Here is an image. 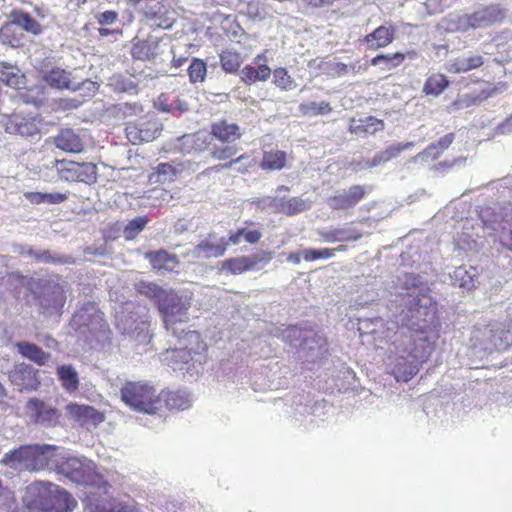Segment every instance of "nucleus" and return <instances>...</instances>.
Masks as SVG:
<instances>
[{"mask_svg":"<svg viewBox=\"0 0 512 512\" xmlns=\"http://www.w3.org/2000/svg\"><path fill=\"white\" fill-rule=\"evenodd\" d=\"M51 489V483L35 481L29 484L24 491L22 501L29 510L44 512Z\"/></svg>","mask_w":512,"mask_h":512,"instance_id":"a211bd4d","label":"nucleus"},{"mask_svg":"<svg viewBox=\"0 0 512 512\" xmlns=\"http://www.w3.org/2000/svg\"><path fill=\"white\" fill-rule=\"evenodd\" d=\"M406 55L401 52L379 54L371 59V65L377 66L383 64L382 70H392L401 66L405 61Z\"/></svg>","mask_w":512,"mask_h":512,"instance_id":"4c0bfd02","label":"nucleus"},{"mask_svg":"<svg viewBox=\"0 0 512 512\" xmlns=\"http://www.w3.org/2000/svg\"><path fill=\"white\" fill-rule=\"evenodd\" d=\"M467 272L459 268L456 270L455 275L453 276V279L455 281V284H458L459 287L466 288V289H472L474 287V276L473 275H461L466 274Z\"/></svg>","mask_w":512,"mask_h":512,"instance_id":"603ef678","label":"nucleus"},{"mask_svg":"<svg viewBox=\"0 0 512 512\" xmlns=\"http://www.w3.org/2000/svg\"><path fill=\"white\" fill-rule=\"evenodd\" d=\"M142 12L151 27L169 29L175 22L174 10L162 0H143Z\"/></svg>","mask_w":512,"mask_h":512,"instance_id":"ddd939ff","label":"nucleus"},{"mask_svg":"<svg viewBox=\"0 0 512 512\" xmlns=\"http://www.w3.org/2000/svg\"><path fill=\"white\" fill-rule=\"evenodd\" d=\"M77 505L76 500L66 490L51 483V489L44 512H70Z\"/></svg>","mask_w":512,"mask_h":512,"instance_id":"4be33fe9","label":"nucleus"},{"mask_svg":"<svg viewBox=\"0 0 512 512\" xmlns=\"http://www.w3.org/2000/svg\"><path fill=\"white\" fill-rule=\"evenodd\" d=\"M25 254L35 258L36 260H38L40 262H44V263H54L58 260L48 250H42V251L37 252V251H34L32 248H28L26 250Z\"/></svg>","mask_w":512,"mask_h":512,"instance_id":"864d4df0","label":"nucleus"},{"mask_svg":"<svg viewBox=\"0 0 512 512\" xmlns=\"http://www.w3.org/2000/svg\"><path fill=\"white\" fill-rule=\"evenodd\" d=\"M144 256L156 271L174 272L180 265L178 256L165 249L148 251Z\"/></svg>","mask_w":512,"mask_h":512,"instance_id":"a878e982","label":"nucleus"},{"mask_svg":"<svg viewBox=\"0 0 512 512\" xmlns=\"http://www.w3.org/2000/svg\"><path fill=\"white\" fill-rule=\"evenodd\" d=\"M136 290L141 295L154 301L162 316L165 328L171 330L172 334L180 339L181 335H178L174 326L177 323L187 322L189 304L184 303L173 289L165 290L154 282L141 281L136 285Z\"/></svg>","mask_w":512,"mask_h":512,"instance_id":"f03ea898","label":"nucleus"},{"mask_svg":"<svg viewBox=\"0 0 512 512\" xmlns=\"http://www.w3.org/2000/svg\"><path fill=\"white\" fill-rule=\"evenodd\" d=\"M505 12L499 5L485 6L471 14H465L459 19V28L463 31L483 28L501 23Z\"/></svg>","mask_w":512,"mask_h":512,"instance_id":"9d476101","label":"nucleus"},{"mask_svg":"<svg viewBox=\"0 0 512 512\" xmlns=\"http://www.w3.org/2000/svg\"><path fill=\"white\" fill-rule=\"evenodd\" d=\"M228 245V240L218 239L215 234L210 233L195 246L194 255L197 258H218L225 254Z\"/></svg>","mask_w":512,"mask_h":512,"instance_id":"5701e85b","label":"nucleus"},{"mask_svg":"<svg viewBox=\"0 0 512 512\" xmlns=\"http://www.w3.org/2000/svg\"><path fill=\"white\" fill-rule=\"evenodd\" d=\"M117 19H118L117 12L112 11V10L104 11L97 17L98 23L102 26L113 24L117 21Z\"/></svg>","mask_w":512,"mask_h":512,"instance_id":"6e6d98bb","label":"nucleus"},{"mask_svg":"<svg viewBox=\"0 0 512 512\" xmlns=\"http://www.w3.org/2000/svg\"><path fill=\"white\" fill-rule=\"evenodd\" d=\"M15 347L24 358H27L39 366L45 365L51 357L50 353L45 352L36 344L27 341L17 342Z\"/></svg>","mask_w":512,"mask_h":512,"instance_id":"7c9ffc66","label":"nucleus"},{"mask_svg":"<svg viewBox=\"0 0 512 512\" xmlns=\"http://www.w3.org/2000/svg\"><path fill=\"white\" fill-rule=\"evenodd\" d=\"M123 107H124V113L125 114L129 112L130 114L137 115L139 113H142V111H143L142 107L140 105H138V104H128V103H126V104H124Z\"/></svg>","mask_w":512,"mask_h":512,"instance_id":"e2e57ef3","label":"nucleus"},{"mask_svg":"<svg viewBox=\"0 0 512 512\" xmlns=\"http://www.w3.org/2000/svg\"><path fill=\"white\" fill-rule=\"evenodd\" d=\"M412 146V143H399L396 145H392L387 147L385 150L381 151L383 160L386 162L396 158L402 151L408 149Z\"/></svg>","mask_w":512,"mask_h":512,"instance_id":"3c124183","label":"nucleus"},{"mask_svg":"<svg viewBox=\"0 0 512 512\" xmlns=\"http://www.w3.org/2000/svg\"><path fill=\"white\" fill-rule=\"evenodd\" d=\"M272 205L274 206L275 213L293 216L308 210L311 207V202L302 197L274 198Z\"/></svg>","mask_w":512,"mask_h":512,"instance_id":"c756f323","label":"nucleus"},{"mask_svg":"<svg viewBox=\"0 0 512 512\" xmlns=\"http://www.w3.org/2000/svg\"><path fill=\"white\" fill-rule=\"evenodd\" d=\"M184 338L190 345H195L189 347L187 344H183V346L178 349L179 351L183 352L184 361L188 362L190 359H192V353L196 352L201 346L204 345V343L201 341L200 334L195 331L186 332Z\"/></svg>","mask_w":512,"mask_h":512,"instance_id":"c03bdc74","label":"nucleus"},{"mask_svg":"<svg viewBox=\"0 0 512 512\" xmlns=\"http://www.w3.org/2000/svg\"><path fill=\"white\" fill-rule=\"evenodd\" d=\"M66 302V295L63 288L57 284L53 285L48 292L47 296L41 302V306L44 309L54 308V309H62Z\"/></svg>","mask_w":512,"mask_h":512,"instance_id":"58836bf2","label":"nucleus"},{"mask_svg":"<svg viewBox=\"0 0 512 512\" xmlns=\"http://www.w3.org/2000/svg\"><path fill=\"white\" fill-rule=\"evenodd\" d=\"M329 74L333 77H342L349 73L354 66H349L342 62H333L328 65Z\"/></svg>","mask_w":512,"mask_h":512,"instance_id":"5fc2aeb1","label":"nucleus"},{"mask_svg":"<svg viewBox=\"0 0 512 512\" xmlns=\"http://www.w3.org/2000/svg\"><path fill=\"white\" fill-rule=\"evenodd\" d=\"M65 409L68 417L81 426H97L105 420L104 413L90 405L71 402Z\"/></svg>","mask_w":512,"mask_h":512,"instance_id":"f3484780","label":"nucleus"},{"mask_svg":"<svg viewBox=\"0 0 512 512\" xmlns=\"http://www.w3.org/2000/svg\"><path fill=\"white\" fill-rule=\"evenodd\" d=\"M54 143L58 149L68 153H81L84 150L82 138L71 128L61 129Z\"/></svg>","mask_w":512,"mask_h":512,"instance_id":"bb28decb","label":"nucleus"},{"mask_svg":"<svg viewBox=\"0 0 512 512\" xmlns=\"http://www.w3.org/2000/svg\"><path fill=\"white\" fill-rule=\"evenodd\" d=\"M371 190L369 185L353 184L329 196L326 203L332 211H349L365 200Z\"/></svg>","mask_w":512,"mask_h":512,"instance_id":"1a4fd4ad","label":"nucleus"},{"mask_svg":"<svg viewBox=\"0 0 512 512\" xmlns=\"http://www.w3.org/2000/svg\"><path fill=\"white\" fill-rule=\"evenodd\" d=\"M361 237L360 233L349 234V232L345 229H335L327 234H325L324 238L327 242H336V241H356Z\"/></svg>","mask_w":512,"mask_h":512,"instance_id":"09e8293b","label":"nucleus"},{"mask_svg":"<svg viewBox=\"0 0 512 512\" xmlns=\"http://www.w3.org/2000/svg\"><path fill=\"white\" fill-rule=\"evenodd\" d=\"M159 40L153 37L134 41L131 46V56L135 60L151 61L159 54Z\"/></svg>","mask_w":512,"mask_h":512,"instance_id":"c85d7f7f","label":"nucleus"},{"mask_svg":"<svg viewBox=\"0 0 512 512\" xmlns=\"http://www.w3.org/2000/svg\"><path fill=\"white\" fill-rule=\"evenodd\" d=\"M210 135L220 142L210 148L211 158L219 162L218 165L209 168L210 170L230 169L249 158L247 154L238 156L239 148L233 144V142L239 141L243 135L238 124L230 123L226 119L213 122L210 126Z\"/></svg>","mask_w":512,"mask_h":512,"instance_id":"7ed1b4c3","label":"nucleus"},{"mask_svg":"<svg viewBox=\"0 0 512 512\" xmlns=\"http://www.w3.org/2000/svg\"><path fill=\"white\" fill-rule=\"evenodd\" d=\"M24 197L33 205H58L66 202L69 198L68 192H26Z\"/></svg>","mask_w":512,"mask_h":512,"instance_id":"2f4dec72","label":"nucleus"},{"mask_svg":"<svg viewBox=\"0 0 512 512\" xmlns=\"http://www.w3.org/2000/svg\"><path fill=\"white\" fill-rule=\"evenodd\" d=\"M386 163L385 160H383V157H382V153L379 152L377 153L373 158L372 160L370 161L369 163V166L370 167H374V166H378V165H381V164H384Z\"/></svg>","mask_w":512,"mask_h":512,"instance_id":"69168bd1","label":"nucleus"},{"mask_svg":"<svg viewBox=\"0 0 512 512\" xmlns=\"http://www.w3.org/2000/svg\"><path fill=\"white\" fill-rule=\"evenodd\" d=\"M447 69L450 73L455 74L468 71L464 58H457L453 60L452 62L449 63Z\"/></svg>","mask_w":512,"mask_h":512,"instance_id":"4d7b16f0","label":"nucleus"},{"mask_svg":"<svg viewBox=\"0 0 512 512\" xmlns=\"http://www.w3.org/2000/svg\"><path fill=\"white\" fill-rule=\"evenodd\" d=\"M288 155L277 146L267 145L262 148V156L258 163L259 168L265 172L280 171L287 166Z\"/></svg>","mask_w":512,"mask_h":512,"instance_id":"b1692460","label":"nucleus"},{"mask_svg":"<svg viewBox=\"0 0 512 512\" xmlns=\"http://www.w3.org/2000/svg\"><path fill=\"white\" fill-rule=\"evenodd\" d=\"M121 400L135 411L159 414V393L147 382H126L121 390Z\"/></svg>","mask_w":512,"mask_h":512,"instance_id":"39448f33","label":"nucleus"},{"mask_svg":"<svg viewBox=\"0 0 512 512\" xmlns=\"http://www.w3.org/2000/svg\"><path fill=\"white\" fill-rule=\"evenodd\" d=\"M159 416L167 412L186 410L190 407V399L186 392L162 390L159 392Z\"/></svg>","mask_w":512,"mask_h":512,"instance_id":"412c9836","label":"nucleus"},{"mask_svg":"<svg viewBox=\"0 0 512 512\" xmlns=\"http://www.w3.org/2000/svg\"><path fill=\"white\" fill-rule=\"evenodd\" d=\"M300 112L304 116H318V115H326L332 111V107L329 102L321 101V102H306L302 103L299 106Z\"/></svg>","mask_w":512,"mask_h":512,"instance_id":"a19ab883","label":"nucleus"},{"mask_svg":"<svg viewBox=\"0 0 512 512\" xmlns=\"http://www.w3.org/2000/svg\"><path fill=\"white\" fill-rule=\"evenodd\" d=\"M0 82L19 91V96L24 103L36 107L41 106V89L38 87L26 88V76L18 67L0 62Z\"/></svg>","mask_w":512,"mask_h":512,"instance_id":"0eeeda50","label":"nucleus"},{"mask_svg":"<svg viewBox=\"0 0 512 512\" xmlns=\"http://www.w3.org/2000/svg\"><path fill=\"white\" fill-rule=\"evenodd\" d=\"M346 251V246L340 245L336 248H324V249H306L303 252V258L305 261H315L318 259H328L335 255L336 252Z\"/></svg>","mask_w":512,"mask_h":512,"instance_id":"a18cd8bd","label":"nucleus"},{"mask_svg":"<svg viewBox=\"0 0 512 512\" xmlns=\"http://www.w3.org/2000/svg\"><path fill=\"white\" fill-rule=\"evenodd\" d=\"M40 117L36 113H23L14 111L12 114L3 115L1 124L9 134L32 137L40 132Z\"/></svg>","mask_w":512,"mask_h":512,"instance_id":"6e6552de","label":"nucleus"},{"mask_svg":"<svg viewBox=\"0 0 512 512\" xmlns=\"http://www.w3.org/2000/svg\"><path fill=\"white\" fill-rule=\"evenodd\" d=\"M272 259L271 252L262 251L252 256H237L221 262L219 270L226 274L239 275L257 269L260 262L268 263Z\"/></svg>","mask_w":512,"mask_h":512,"instance_id":"4468645a","label":"nucleus"},{"mask_svg":"<svg viewBox=\"0 0 512 512\" xmlns=\"http://www.w3.org/2000/svg\"><path fill=\"white\" fill-rule=\"evenodd\" d=\"M148 219L145 216L136 217L125 226L124 233L127 239L134 238L146 226Z\"/></svg>","mask_w":512,"mask_h":512,"instance_id":"de8ad7c7","label":"nucleus"},{"mask_svg":"<svg viewBox=\"0 0 512 512\" xmlns=\"http://www.w3.org/2000/svg\"><path fill=\"white\" fill-rule=\"evenodd\" d=\"M42 81L52 89L75 90L72 73L60 66L43 65L40 68Z\"/></svg>","mask_w":512,"mask_h":512,"instance_id":"dca6fc26","label":"nucleus"},{"mask_svg":"<svg viewBox=\"0 0 512 512\" xmlns=\"http://www.w3.org/2000/svg\"><path fill=\"white\" fill-rule=\"evenodd\" d=\"M385 128V123L382 119L374 116H367L358 120L352 118L348 131L357 136L373 135Z\"/></svg>","mask_w":512,"mask_h":512,"instance_id":"cd10ccee","label":"nucleus"},{"mask_svg":"<svg viewBox=\"0 0 512 512\" xmlns=\"http://www.w3.org/2000/svg\"><path fill=\"white\" fill-rule=\"evenodd\" d=\"M95 512H139V511L133 506H127V505H123V504L119 503V504L112 506L108 511L98 510V508L96 507Z\"/></svg>","mask_w":512,"mask_h":512,"instance_id":"bf43d9fd","label":"nucleus"},{"mask_svg":"<svg viewBox=\"0 0 512 512\" xmlns=\"http://www.w3.org/2000/svg\"><path fill=\"white\" fill-rule=\"evenodd\" d=\"M285 333L287 335H301L302 334V331L300 329H298L297 327H290L288 328Z\"/></svg>","mask_w":512,"mask_h":512,"instance_id":"774afa93","label":"nucleus"},{"mask_svg":"<svg viewBox=\"0 0 512 512\" xmlns=\"http://www.w3.org/2000/svg\"><path fill=\"white\" fill-rule=\"evenodd\" d=\"M179 169L170 163H159L149 174L148 181L150 184L163 185L174 182L177 178Z\"/></svg>","mask_w":512,"mask_h":512,"instance_id":"473e14b6","label":"nucleus"},{"mask_svg":"<svg viewBox=\"0 0 512 512\" xmlns=\"http://www.w3.org/2000/svg\"><path fill=\"white\" fill-rule=\"evenodd\" d=\"M261 238L262 232L259 228L250 229L248 227H241L229 234L228 243H230V245L236 246L244 241L250 245H255L259 243Z\"/></svg>","mask_w":512,"mask_h":512,"instance_id":"72a5a7b5","label":"nucleus"},{"mask_svg":"<svg viewBox=\"0 0 512 512\" xmlns=\"http://www.w3.org/2000/svg\"><path fill=\"white\" fill-rule=\"evenodd\" d=\"M160 131V123L150 115H144L135 122H129L125 127L127 139L135 145L153 141Z\"/></svg>","mask_w":512,"mask_h":512,"instance_id":"f8f14e48","label":"nucleus"},{"mask_svg":"<svg viewBox=\"0 0 512 512\" xmlns=\"http://www.w3.org/2000/svg\"><path fill=\"white\" fill-rule=\"evenodd\" d=\"M287 259H288V261H290L294 264H299L301 261L299 253H295V252L290 253L288 255Z\"/></svg>","mask_w":512,"mask_h":512,"instance_id":"338daca9","label":"nucleus"},{"mask_svg":"<svg viewBox=\"0 0 512 512\" xmlns=\"http://www.w3.org/2000/svg\"><path fill=\"white\" fill-rule=\"evenodd\" d=\"M57 447L53 445H23L6 453L1 463L10 467L23 464L31 470H40L50 466L54 461Z\"/></svg>","mask_w":512,"mask_h":512,"instance_id":"20e7f679","label":"nucleus"},{"mask_svg":"<svg viewBox=\"0 0 512 512\" xmlns=\"http://www.w3.org/2000/svg\"><path fill=\"white\" fill-rule=\"evenodd\" d=\"M61 470L73 481H84V467L82 463L75 457L68 458L63 464Z\"/></svg>","mask_w":512,"mask_h":512,"instance_id":"37998d69","label":"nucleus"},{"mask_svg":"<svg viewBox=\"0 0 512 512\" xmlns=\"http://www.w3.org/2000/svg\"><path fill=\"white\" fill-rule=\"evenodd\" d=\"M468 71L479 68L483 65V57L480 55L464 58Z\"/></svg>","mask_w":512,"mask_h":512,"instance_id":"13d9d810","label":"nucleus"},{"mask_svg":"<svg viewBox=\"0 0 512 512\" xmlns=\"http://www.w3.org/2000/svg\"><path fill=\"white\" fill-rule=\"evenodd\" d=\"M187 73L191 83L204 82L207 74L206 62L199 58H193L188 66Z\"/></svg>","mask_w":512,"mask_h":512,"instance_id":"79ce46f5","label":"nucleus"},{"mask_svg":"<svg viewBox=\"0 0 512 512\" xmlns=\"http://www.w3.org/2000/svg\"><path fill=\"white\" fill-rule=\"evenodd\" d=\"M168 100H169L168 95L161 94L158 97L157 102H156L157 108L163 112H171V113H174L175 111L182 112V111L187 110L186 107H181L180 105H174L173 102L168 103Z\"/></svg>","mask_w":512,"mask_h":512,"instance_id":"8fccbe9b","label":"nucleus"},{"mask_svg":"<svg viewBox=\"0 0 512 512\" xmlns=\"http://www.w3.org/2000/svg\"><path fill=\"white\" fill-rule=\"evenodd\" d=\"M455 139L454 133H448L441 137L437 142L431 143L425 149L427 156L436 159L440 157L446 149L453 143Z\"/></svg>","mask_w":512,"mask_h":512,"instance_id":"ea45409f","label":"nucleus"},{"mask_svg":"<svg viewBox=\"0 0 512 512\" xmlns=\"http://www.w3.org/2000/svg\"><path fill=\"white\" fill-rule=\"evenodd\" d=\"M221 68L229 74H235L239 71L243 58L241 54L235 50L226 49L219 55Z\"/></svg>","mask_w":512,"mask_h":512,"instance_id":"c9c22d12","label":"nucleus"},{"mask_svg":"<svg viewBox=\"0 0 512 512\" xmlns=\"http://www.w3.org/2000/svg\"><path fill=\"white\" fill-rule=\"evenodd\" d=\"M10 21L1 29V35L4 41L12 46L20 45V39L11 36L15 26H18L28 33L39 35L42 32L41 24L30 14L22 10L14 9L10 12Z\"/></svg>","mask_w":512,"mask_h":512,"instance_id":"9b49d317","label":"nucleus"},{"mask_svg":"<svg viewBox=\"0 0 512 512\" xmlns=\"http://www.w3.org/2000/svg\"><path fill=\"white\" fill-rule=\"evenodd\" d=\"M57 376L61 385L68 393H73L79 388V377L77 371L71 365H60L57 367Z\"/></svg>","mask_w":512,"mask_h":512,"instance_id":"f704fd0d","label":"nucleus"},{"mask_svg":"<svg viewBox=\"0 0 512 512\" xmlns=\"http://www.w3.org/2000/svg\"><path fill=\"white\" fill-rule=\"evenodd\" d=\"M429 317L427 324L418 326L410 335V345L396 356L391 363V374L397 382L410 381L426 363L435 348V341L439 338V323L434 309L427 310Z\"/></svg>","mask_w":512,"mask_h":512,"instance_id":"f257e3e1","label":"nucleus"},{"mask_svg":"<svg viewBox=\"0 0 512 512\" xmlns=\"http://www.w3.org/2000/svg\"><path fill=\"white\" fill-rule=\"evenodd\" d=\"M54 167L58 178L68 183L92 185L97 182L98 167L92 162H78L70 159H56Z\"/></svg>","mask_w":512,"mask_h":512,"instance_id":"423d86ee","label":"nucleus"},{"mask_svg":"<svg viewBox=\"0 0 512 512\" xmlns=\"http://www.w3.org/2000/svg\"><path fill=\"white\" fill-rule=\"evenodd\" d=\"M29 417L34 423L55 427L59 424L61 412L38 398H31L27 402Z\"/></svg>","mask_w":512,"mask_h":512,"instance_id":"2eb2a0df","label":"nucleus"},{"mask_svg":"<svg viewBox=\"0 0 512 512\" xmlns=\"http://www.w3.org/2000/svg\"><path fill=\"white\" fill-rule=\"evenodd\" d=\"M10 382L17 386L20 391L36 390L40 385L38 370L26 363L16 364L9 372Z\"/></svg>","mask_w":512,"mask_h":512,"instance_id":"6ab92c4d","label":"nucleus"},{"mask_svg":"<svg viewBox=\"0 0 512 512\" xmlns=\"http://www.w3.org/2000/svg\"><path fill=\"white\" fill-rule=\"evenodd\" d=\"M273 83L283 91L291 90L294 87V80L284 67H278L273 71Z\"/></svg>","mask_w":512,"mask_h":512,"instance_id":"49530a36","label":"nucleus"},{"mask_svg":"<svg viewBox=\"0 0 512 512\" xmlns=\"http://www.w3.org/2000/svg\"><path fill=\"white\" fill-rule=\"evenodd\" d=\"M59 106L64 109L77 108L79 106V101L73 99H61Z\"/></svg>","mask_w":512,"mask_h":512,"instance_id":"0e129e2a","label":"nucleus"},{"mask_svg":"<svg viewBox=\"0 0 512 512\" xmlns=\"http://www.w3.org/2000/svg\"><path fill=\"white\" fill-rule=\"evenodd\" d=\"M266 54L267 50L261 52L254 58V64L257 65L256 67L252 65H246L240 71V78L246 85H251L258 81L264 82L270 78L272 70L266 64Z\"/></svg>","mask_w":512,"mask_h":512,"instance_id":"aec40b11","label":"nucleus"},{"mask_svg":"<svg viewBox=\"0 0 512 512\" xmlns=\"http://www.w3.org/2000/svg\"><path fill=\"white\" fill-rule=\"evenodd\" d=\"M396 27L392 24L381 25L364 36L363 42L369 50H378L389 46L395 39Z\"/></svg>","mask_w":512,"mask_h":512,"instance_id":"393cba45","label":"nucleus"},{"mask_svg":"<svg viewBox=\"0 0 512 512\" xmlns=\"http://www.w3.org/2000/svg\"><path fill=\"white\" fill-rule=\"evenodd\" d=\"M335 0H304V2L314 8H322L325 6H330L334 3Z\"/></svg>","mask_w":512,"mask_h":512,"instance_id":"680f3d73","label":"nucleus"},{"mask_svg":"<svg viewBox=\"0 0 512 512\" xmlns=\"http://www.w3.org/2000/svg\"><path fill=\"white\" fill-rule=\"evenodd\" d=\"M479 335H509L503 327L496 326L491 328H485L478 332Z\"/></svg>","mask_w":512,"mask_h":512,"instance_id":"052dcab7","label":"nucleus"},{"mask_svg":"<svg viewBox=\"0 0 512 512\" xmlns=\"http://www.w3.org/2000/svg\"><path fill=\"white\" fill-rule=\"evenodd\" d=\"M449 84L450 82L444 74H432L428 76L424 83L423 93L425 95L438 96L449 86Z\"/></svg>","mask_w":512,"mask_h":512,"instance_id":"e433bc0d","label":"nucleus"}]
</instances>
